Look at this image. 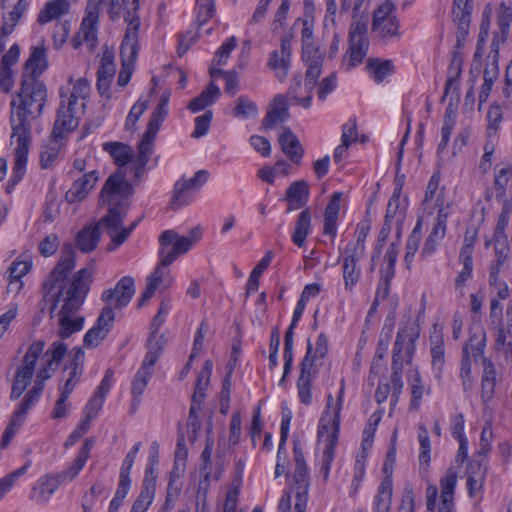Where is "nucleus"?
Returning a JSON list of instances; mask_svg holds the SVG:
<instances>
[{"mask_svg": "<svg viewBox=\"0 0 512 512\" xmlns=\"http://www.w3.org/2000/svg\"><path fill=\"white\" fill-rule=\"evenodd\" d=\"M486 340V332L482 326L471 328L469 339L463 346L462 355L473 357L475 362L479 359L483 360Z\"/></svg>", "mask_w": 512, "mask_h": 512, "instance_id": "nucleus-31", "label": "nucleus"}, {"mask_svg": "<svg viewBox=\"0 0 512 512\" xmlns=\"http://www.w3.org/2000/svg\"><path fill=\"white\" fill-rule=\"evenodd\" d=\"M512 177V166L504 164L495 168L494 186L499 196L506 195V188Z\"/></svg>", "mask_w": 512, "mask_h": 512, "instance_id": "nucleus-60", "label": "nucleus"}, {"mask_svg": "<svg viewBox=\"0 0 512 512\" xmlns=\"http://www.w3.org/2000/svg\"><path fill=\"white\" fill-rule=\"evenodd\" d=\"M70 10L71 3L69 0H50L39 10L37 23L45 25L53 21L60 22L59 20L67 16Z\"/></svg>", "mask_w": 512, "mask_h": 512, "instance_id": "nucleus-26", "label": "nucleus"}, {"mask_svg": "<svg viewBox=\"0 0 512 512\" xmlns=\"http://www.w3.org/2000/svg\"><path fill=\"white\" fill-rule=\"evenodd\" d=\"M311 220L312 214L310 208L303 209L298 215L292 234V242L299 248L305 245L306 238L311 232Z\"/></svg>", "mask_w": 512, "mask_h": 512, "instance_id": "nucleus-39", "label": "nucleus"}, {"mask_svg": "<svg viewBox=\"0 0 512 512\" xmlns=\"http://www.w3.org/2000/svg\"><path fill=\"white\" fill-rule=\"evenodd\" d=\"M512 22V8L507 6L504 2L500 4L497 24L498 31L494 33L492 43L490 45V52L487 55V64H497L499 61V44L504 43L507 39L510 24Z\"/></svg>", "mask_w": 512, "mask_h": 512, "instance_id": "nucleus-16", "label": "nucleus"}, {"mask_svg": "<svg viewBox=\"0 0 512 512\" xmlns=\"http://www.w3.org/2000/svg\"><path fill=\"white\" fill-rule=\"evenodd\" d=\"M62 137H54L51 134L48 142L42 147L40 161L43 168H49L57 159L62 148Z\"/></svg>", "mask_w": 512, "mask_h": 512, "instance_id": "nucleus-46", "label": "nucleus"}, {"mask_svg": "<svg viewBox=\"0 0 512 512\" xmlns=\"http://www.w3.org/2000/svg\"><path fill=\"white\" fill-rule=\"evenodd\" d=\"M289 116L287 97L277 94L269 104L267 114L262 120V126L267 129L273 128L278 123L286 121Z\"/></svg>", "mask_w": 512, "mask_h": 512, "instance_id": "nucleus-29", "label": "nucleus"}, {"mask_svg": "<svg viewBox=\"0 0 512 512\" xmlns=\"http://www.w3.org/2000/svg\"><path fill=\"white\" fill-rule=\"evenodd\" d=\"M430 344L432 371L435 378L440 380L445 364V347L442 330L438 328L437 325H434L433 331L431 332Z\"/></svg>", "mask_w": 512, "mask_h": 512, "instance_id": "nucleus-25", "label": "nucleus"}, {"mask_svg": "<svg viewBox=\"0 0 512 512\" xmlns=\"http://www.w3.org/2000/svg\"><path fill=\"white\" fill-rule=\"evenodd\" d=\"M318 439L320 442H324L320 472L323 475V479L327 481L329 478L332 462L335 458V448L338 444L339 433L327 432L325 435L318 434Z\"/></svg>", "mask_w": 512, "mask_h": 512, "instance_id": "nucleus-34", "label": "nucleus"}, {"mask_svg": "<svg viewBox=\"0 0 512 512\" xmlns=\"http://www.w3.org/2000/svg\"><path fill=\"white\" fill-rule=\"evenodd\" d=\"M493 13V8L490 3L486 4L483 13H482V21L480 25V32L477 42V48L474 53V61H480V56L482 54L483 46L485 44V41L489 35V29H490V23H491V17Z\"/></svg>", "mask_w": 512, "mask_h": 512, "instance_id": "nucleus-48", "label": "nucleus"}, {"mask_svg": "<svg viewBox=\"0 0 512 512\" xmlns=\"http://www.w3.org/2000/svg\"><path fill=\"white\" fill-rule=\"evenodd\" d=\"M105 231V228L100 225V221L95 226H87L82 229L77 236V244L84 252H90L98 244L100 238V231Z\"/></svg>", "mask_w": 512, "mask_h": 512, "instance_id": "nucleus-42", "label": "nucleus"}, {"mask_svg": "<svg viewBox=\"0 0 512 512\" xmlns=\"http://www.w3.org/2000/svg\"><path fill=\"white\" fill-rule=\"evenodd\" d=\"M140 447H141V443L138 442L127 453V455L121 465L118 485L127 487V488L131 487L130 472L133 467L135 458L140 450Z\"/></svg>", "mask_w": 512, "mask_h": 512, "instance_id": "nucleus-56", "label": "nucleus"}, {"mask_svg": "<svg viewBox=\"0 0 512 512\" xmlns=\"http://www.w3.org/2000/svg\"><path fill=\"white\" fill-rule=\"evenodd\" d=\"M115 75L114 66H100L98 70L97 89L102 97L105 98L104 106H106L111 98L110 84Z\"/></svg>", "mask_w": 512, "mask_h": 512, "instance_id": "nucleus-50", "label": "nucleus"}, {"mask_svg": "<svg viewBox=\"0 0 512 512\" xmlns=\"http://www.w3.org/2000/svg\"><path fill=\"white\" fill-rule=\"evenodd\" d=\"M504 326L495 337V349L506 363H512V299L507 305Z\"/></svg>", "mask_w": 512, "mask_h": 512, "instance_id": "nucleus-21", "label": "nucleus"}, {"mask_svg": "<svg viewBox=\"0 0 512 512\" xmlns=\"http://www.w3.org/2000/svg\"><path fill=\"white\" fill-rule=\"evenodd\" d=\"M320 75L321 66H309L306 71L305 83L303 86L301 85V78L294 76L292 84L287 91L290 101L305 109L310 108L312 102V91L314 90Z\"/></svg>", "mask_w": 512, "mask_h": 512, "instance_id": "nucleus-11", "label": "nucleus"}, {"mask_svg": "<svg viewBox=\"0 0 512 512\" xmlns=\"http://www.w3.org/2000/svg\"><path fill=\"white\" fill-rule=\"evenodd\" d=\"M115 320V312L109 307H103L94 326L84 336V345L88 348L97 347L110 332Z\"/></svg>", "mask_w": 512, "mask_h": 512, "instance_id": "nucleus-17", "label": "nucleus"}, {"mask_svg": "<svg viewBox=\"0 0 512 512\" xmlns=\"http://www.w3.org/2000/svg\"><path fill=\"white\" fill-rule=\"evenodd\" d=\"M162 342L163 341L161 339H152L148 343L147 353L140 369L137 371L134 377L131 387V393L136 405L139 403L140 398L153 374L154 364L162 353Z\"/></svg>", "mask_w": 512, "mask_h": 512, "instance_id": "nucleus-7", "label": "nucleus"}, {"mask_svg": "<svg viewBox=\"0 0 512 512\" xmlns=\"http://www.w3.org/2000/svg\"><path fill=\"white\" fill-rule=\"evenodd\" d=\"M212 368L213 362L211 360H206L203 369L200 371L197 377V383L194 390V402L198 396L204 398V390L209 386Z\"/></svg>", "mask_w": 512, "mask_h": 512, "instance_id": "nucleus-63", "label": "nucleus"}, {"mask_svg": "<svg viewBox=\"0 0 512 512\" xmlns=\"http://www.w3.org/2000/svg\"><path fill=\"white\" fill-rule=\"evenodd\" d=\"M363 256L364 255H356L348 250H344L343 280L344 288L349 292L354 289L360 279L361 269L358 266V262Z\"/></svg>", "mask_w": 512, "mask_h": 512, "instance_id": "nucleus-32", "label": "nucleus"}, {"mask_svg": "<svg viewBox=\"0 0 512 512\" xmlns=\"http://www.w3.org/2000/svg\"><path fill=\"white\" fill-rule=\"evenodd\" d=\"M140 21L138 18H132L120 47L121 64H133L137 60L138 54V29Z\"/></svg>", "mask_w": 512, "mask_h": 512, "instance_id": "nucleus-22", "label": "nucleus"}, {"mask_svg": "<svg viewBox=\"0 0 512 512\" xmlns=\"http://www.w3.org/2000/svg\"><path fill=\"white\" fill-rule=\"evenodd\" d=\"M112 372L107 371L98 388L86 404L84 416L94 420L102 409L107 393L112 386Z\"/></svg>", "mask_w": 512, "mask_h": 512, "instance_id": "nucleus-28", "label": "nucleus"}, {"mask_svg": "<svg viewBox=\"0 0 512 512\" xmlns=\"http://www.w3.org/2000/svg\"><path fill=\"white\" fill-rule=\"evenodd\" d=\"M103 149L107 151L114 162L119 166H125L132 162L133 151L131 147L120 142H106L103 144Z\"/></svg>", "mask_w": 512, "mask_h": 512, "instance_id": "nucleus-44", "label": "nucleus"}, {"mask_svg": "<svg viewBox=\"0 0 512 512\" xmlns=\"http://www.w3.org/2000/svg\"><path fill=\"white\" fill-rule=\"evenodd\" d=\"M371 229L369 221H362L356 227V241L350 242L346 245L344 250H348L356 255H364L365 241Z\"/></svg>", "mask_w": 512, "mask_h": 512, "instance_id": "nucleus-53", "label": "nucleus"}, {"mask_svg": "<svg viewBox=\"0 0 512 512\" xmlns=\"http://www.w3.org/2000/svg\"><path fill=\"white\" fill-rule=\"evenodd\" d=\"M273 252L267 251L265 256L259 261V263L252 270L248 282L246 292L247 294L256 292L259 288V278L261 274L269 267L273 259Z\"/></svg>", "mask_w": 512, "mask_h": 512, "instance_id": "nucleus-51", "label": "nucleus"}, {"mask_svg": "<svg viewBox=\"0 0 512 512\" xmlns=\"http://www.w3.org/2000/svg\"><path fill=\"white\" fill-rule=\"evenodd\" d=\"M209 74L213 81L221 78L225 81V92L230 95H234L238 87V75L235 70L224 71L216 67L209 69Z\"/></svg>", "mask_w": 512, "mask_h": 512, "instance_id": "nucleus-57", "label": "nucleus"}, {"mask_svg": "<svg viewBox=\"0 0 512 512\" xmlns=\"http://www.w3.org/2000/svg\"><path fill=\"white\" fill-rule=\"evenodd\" d=\"M278 141L286 156L295 164H299L304 155V148L294 132L288 127H283Z\"/></svg>", "mask_w": 512, "mask_h": 512, "instance_id": "nucleus-33", "label": "nucleus"}, {"mask_svg": "<svg viewBox=\"0 0 512 512\" xmlns=\"http://www.w3.org/2000/svg\"><path fill=\"white\" fill-rule=\"evenodd\" d=\"M503 119L502 108L498 103L490 105L487 112V136L492 137L497 134Z\"/></svg>", "mask_w": 512, "mask_h": 512, "instance_id": "nucleus-62", "label": "nucleus"}, {"mask_svg": "<svg viewBox=\"0 0 512 512\" xmlns=\"http://www.w3.org/2000/svg\"><path fill=\"white\" fill-rule=\"evenodd\" d=\"M154 485L146 476L144 488L132 505L130 512H146L154 499Z\"/></svg>", "mask_w": 512, "mask_h": 512, "instance_id": "nucleus-54", "label": "nucleus"}, {"mask_svg": "<svg viewBox=\"0 0 512 512\" xmlns=\"http://www.w3.org/2000/svg\"><path fill=\"white\" fill-rule=\"evenodd\" d=\"M172 282L173 279L169 267L158 262L154 271L146 278V287L139 299V306H143L157 292L167 290L172 285Z\"/></svg>", "mask_w": 512, "mask_h": 512, "instance_id": "nucleus-15", "label": "nucleus"}, {"mask_svg": "<svg viewBox=\"0 0 512 512\" xmlns=\"http://www.w3.org/2000/svg\"><path fill=\"white\" fill-rule=\"evenodd\" d=\"M132 194V186L119 172L110 175L102 188L100 198L108 207V213L100 220V225L105 228L106 234L110 237L111 241L107 246L110 252L121 246L137 225V222H134L129 226H123V218Z\"/></svg>", "mask_w": 512, "mask_h": 512, "instance_id": "nucleus-3", "label": "nucleus"}, {"mask_svg": "<svg viewBox=\"0 0 512 512\" xmlns=\"http://www.w3.org/2000/svg\"><path fill=\"white\" fill-rule=\"evenodd\" d=\"M75 267V251L65 245L60 259L43 284L44 297L51 304L52 317L57 321V334L65 339L80 331L84 318L78 315L95 274L91 264L80 269L72 278L67 274Z\"/></svg>", "mask_w": 512, "mask_h": 512, "instance_id": "nucleus-1", "label": "nucleus"}, {"mask_svg": "<svg viewBox=\"0 0 512 512\" xmlns=\"http://www.w3.org/2000/svg\"><path fill=\"white\" fill-rule=\"evenodd\" d=\"M41 392L42 390L39 388V386L33 385V387L25 395L19 408L14 411L8 426L13 427L18 431L20 426L23 424L28 411L36 403Z\"/></svg>", "mask_w": 512, "mask_h": 512, "instance_id": "nucleus-37", "label": "nucleus"}, {"mask_svg": "<svg viewBox=\"0 0 512 512\" xmlns=\"http://www.w3.org/2000/svg\"><path fill=\"white\" fill-rule=\"evenodd\" d=\"M310 187L306 180L292 182L286 190L285 201L288 203L287 212L305 207L309 200Z\"/></svg>", "mask_w": 512, "mask_h": 512, "instance_id": "nucleus-27", "label": "nucleus"}, {"mask_svg": "<svg viewBox=\"0 0 512 512\" xmlns=\"http://www.w3.org/2000/svg\"><path fill=\"white\" fill-rule=\"evenodd\" d=\"M395 11L396 7L390 0H386L374 10L372 31L384 41L400 36L399 20Z\"/></svg>", "mask_w": 512, "mask_h": 512, "instance_id": "nucleus-8", "label": "nucleus"}, {"mask_svg": "<svg viewBox=\"0 0 512 512\" xmlns=\"http://www.w3.org/2000/svg\"><path fill=\"white\" fill-rule=\"evenodd\" d=\"M45 342L43 340L33 341L23 358L22 363L16 368L11 398H19L24 391L31 384L33 376L36 377L37 369L39 367V357L44 352Z\"/></svg>", "mask_w": 512, "mask_h": 512, "instance_id": "nucleus-5", "label": "nucleus"}, {"mask_svg": "<svg viewBox=\"0 0 512 512\" xmlns=\"http://www.w3.org/2000/svg\"><path fill=\"white\" fill-rule=\"evenodd\" d=\"M191 188L192 178H182L175 183L170 203L173 209H179L189 203Z\"/></svg>", "mask_w": 512, "mask_h": 512, "instance_id": "nucleus-45", "label": "nucleus"}, {"mask_svg": "<svg viewBox=\"0 0 512 512\" xmlns=\"http://www.w3.org/2000/svg\"><path fill=\"white\" fill-rule=\"evenodd\" d=\"M60 484L59 477L47 474L38 479L32 487L30 498L38 504H45L50 500Z\"/></svg>", "mask_w": 512, "mask_h": 512, "instance_id": "nucleus-30", "label": "nucleus"}, {"mask_svg": "<svg viewBox=\"0 0 512 512\" xmlns=\"http://www.w3.org/2000/svg\"><path fill=\"white\" fill-rule=\"evenodd\" d=\"M170 91H164L158 101L157 107L153 111L147 125V129L139 143V156L135 162V176L139 175V170L147 163L149 156L152 154V147L156 134L168 114V104L170 99Z\"/></svg>", "mask_w": 512, "mask_h": 512, "instance_id": "nucleus-4", "label": "nucleus"}, {"mask_svg": "<svg viewBox=\"0 0 512 512\" xmlns=\"http://www.w3.org/2000/svg\"><path fill=\"white\" fill-rule=\"evenodd\" d=\"M135 293L134 279L130 276L122 277L114 288L107 289L102 293L104 307H109L114 312L126 306Z\"/></svg>", "mask_w": 512, "mask_h": 512, "instance_id": "nucleus-14", "label": "nucleus"}, {"mask_svg": "<svg viewBox=\"0 0 512 512\" xmlns=\"http://www.w3.org/2000/svg\"><path fill=\"white\" fill-rule=\"evenodd\" d=\"M45 66H24L21 88L11 101V145L14 146L13 178L22 179L30 143V121L39 117L47 101V87L39 80Z\"/></svg>", "mask_w": 512, "mask_h": 512, "instance_id": "nucleus-2", "label": "nucleus"}, {"mask_svg": "<svg viewBox=\"0 0 512 512\" xmlns=\"http://www.w3.org/2000/svg\"><path fill=\"white\" fill-rule=\"evenodd\" d=\"M313 351L312 343L310 339L307 341V351L300 364L301 372L297 380L298 396L302 404L308 406L312 403V367L313 360L311 359V353Z\"/></svg>", "mask_w": 512, "mask_h": 512, "instance_id": "nucleus-18", "label": "nucleus"}, {"mask_svg": "<svg viewBox=\"0 0 512 512\" xmlns=\"http://www.w3.org/2000/svg\"><path fill=\"white\" fill-rule=\"evenodd\" d=\"M159 241V262L167 267H169L179 255L186 253L191 244L189 238L180 236L171 230L163 232Z\"/></svg>", "mask_w": 512, "mask_h": 512, "instance_id": "nucleus-12", "label": "nucleus"}, {"mask_svg": "<svg viewBox=\"0 0 512 512\" xmlns=\"http://www.w3.org/2000/svg\"><path fill=\"white\" fill-rule=\"evenodd\" d=\"M102 2L103 0H87L85 15L82 19L79 33L71 41L74 49H78L81 45V38L89 48L95 45Z\"/></svg>", "mask_w": 512, "mask_h": 512, "instance_id": "nucleus-10", "label": "nucleus"}, {"mask_svg": "<svg viewBox=\"0 0 512 512\" xmlns=\"http://www.w3.org/2000/svg\"><path fill=\"white\" fill-rule=\"evenodd\" d=\"M154 485L146 476L144 488L132 505L130 512H146L154 499Z\"/></svg>", "mask_w": 512, "mask_h": 512, "instance_id": "nucleus-55", "label": "nucleus"}, {"mask_svg": "<svg viewBox=\"0 0 512 512\" xmlns=\"http://www.w3.org/2000/svg\"><path fill=\"white\" fill-rule=\"evenodd\" d=\"M367 25L361 21H355L350 26L349 31V58L352 64L362 62L368 48V39L366 37Z\"/></svg>", "mask_w": 512, "mask_h": 512, "instance_id": "nucleus-19", "label": "nucleus"}, {"mask_svg": "<svg viewBox=\"0 0 512 512\" xmlns=\"http://www.w3.org/2000/svg\"><path fill=\"white\" fill-rule=\"evenodd\" d=\"M344 397V381H341V388L339 390L337 401L333 408V417L331 419L321 417L318 424V434L325 435L327 432L340 433V413L342 410Z\"/></svg>", "mask_w": 512, "mask_h": 512, "instance_id": "nucleus-36", "label": "nucleus"}, {"mask_svg": "<svg viewBox=\"0 0 512 512\" xmlns=\"http://www.w3.org/2000/svg\"><path fill=\"white\" fill-rule=\"evenodd\" d=\"M491 450V444L486 443L483 444V448L480 449L473 459L470 461L467 469V474L476 475V473H483V476L486 477L487 473V457Z\"/></svg>", "mask_w": 512, "mask_h": 512, "instance_id": "nucleus-58", "label": "nucleus"}, {"mask_svg": "<svg viewBox=\"0 0 512 512\" xmlns=\"http://www.w3.org/2000/svg\"><path fill=\"white\" fill-rule=\"evenodd\" d=\"M422 236V221L418 220L412 232L410 233L407 243L404 261L408 269L412 264L413 258L419 249V244Z\"/></svg>", "mask_w": 512, "mask_h": 512, "instance_id": "nucleus-52", "label": "nucleus"}, {"mask_svg": "<svg viewBox=\"0 0 512 512\" xmlns=\"http://www.w3.org/2000/svg\"><path fill=\"white\" fill-rule=\"evenodd\" d=\"M295 507L294 512H305L310 487L309 471L306 464L295 465L294 472Z\"/></svg>", "mask_w": 512, "mask_h": 512, "instance_id": "nucleus-20", "label": "nucleus"}, {"mask_svg": "<svg viewBox=\"0 0 512 512\" xmlns=\"http://www.w3.org/2000/svg\"><path fill=\"white\" fill-rule=\"evenodd\" d=\"M148 107V100L140 98L131 108L125 122V130L129 132L135 131V126L141 115Z\"/></svg>", "mask_w": 512, "mask_h": 512, "instance_id": "nucleus-64", "label": "nucleus"}, {"mask_svg": "<svg viewBox=\"0 0 512 512\" xmlns=\"http://www.w3.org/2000/svg\"><path fill=\"white\" fill-rule=\"evenodd\" d=\"M472 8V0L453 1V20L458 26V31L451 64H461L463 62L461 48L469 33Z\"/></svg>", "mask_w": 512, "mask_h": 512, "instance_id": "nucleus-9", "label": "nucleus"}, {"mask_svg": "<svg viewBox=\"0 0 512 512\" xmlns=\"http://www.w3.org/2000/svg\"><path fill=\"white\" fill-rule=\"evenodd\" d=\"M78 125L74 101L68 100L67 104L62 103L57 114L53 128L54 137L64 138Z\"/></svg>", "mask_w": 512, "mask_h": 512, "instance_id": "nucleus-23", "label": "nucleus"}, {"mask_svg": "<svg viewBox=\"0 0 512 512\" xmlns=\"http://www.w3.org/2000/svg\"><path fill=\"white\" fill-rule=\"evenodd\" d=\"M292 33H287L282 39L279 50H274L270 54L267 64H289L292 56Z\"/></svg>", "mask_w": 512, "mask_h": 512, "instance_id": "nucleus-49", "label": "nucleus"}, {"mask_svg": "<svg viewBox=\"0 0 512 512\" xmlns=\"http://www.w3.org/2000/svg\"><path fill=\"white\" fill-rule=\"evenodd\" d=\"M459 260L462 264V269L455 277L454 286L455 290L463 296L464 288L473 276V257L469 256V250L466 249L462 255H459Z\"/></svg>", "mask_w": 512, "mask_h": 512, "instance_id": "nucleus-43", "label": "nucleus"}, {"mask_svg": "<svg viewBox=\"0 0 512 512\" xmlns=\"http://www.w3.org/2000/svg\"><path fill=\"white\" fill-rule=\"evenodd\" d=\"M168 311H169L168 304L165 303V302H162L160 307H159V309H158L157 314L155 315V317L152 320V323H151V333H150V337H149V339L147 341V344L152 339H155V340L156 339H161L163 341L162 342V349L166 345L167 340L165 339V336L163 334L158 335V332L160 330V327L162 326V324L165 321V318H166V316L168 314Z\"/></svg>", "mask_w": 512, "mask_h": 512, "instance_id": "nucleus-59", "label": "nucleus"}, {"mask_svg": "<svg viewBox=\"0 0 512 512\" xmlns=\"http://www.w3.org/2000/svg\"><path fill=\"white\" fill-rule=\"evenodd\" d=\"M29 3L30 0H18L8 15L3 17L1 31H3L4 34H11L13 32L17 23L27 10Z\"/></svg>", "mask_w": 512, "mask_h": 512, "instance_id": "nucleus-47", "label": "nucleus"}, {"mask_svg": "<svg viewBox=\"0 0 512 512\" xmlns=\"http://www.w3.org/2000/svg\"><path fill=\"white\" fill-rule=\"evenodd\" d=\"M420 336L419 325L408 319L401 322L396 334L393 350L391 367H401L412 363L416 342Z\"/></svg>", "mask_w": 512, "mask_h": 512, "instance_id": "nucleus-6", "label": "nucleus"}, {"mask_svg": "<svg viewBox=\"0 0 512 512\" xmlns=\"http://www.w3.org/2000/svg\"><path fill=\"white\" fill-rule=\"evenodd\" d=\"M99 179L96 170L85 173L76 179L71 188L66 192L65 198L69 203H77L84 200L95 187Z\"/></svg>", "mask_w": 512, "mask_h": 512, "instance_id": "nucleus-24", "label": "nucleus"}, {"mask_svg": "<svg viewBox=\"0 0 512 512\" xmlns=\"http://www.w3.org/2000/svg\"><path fill=\"white\" fill-rule=\"evenodd\" d=\"M66 352V345L56 341L44 354L42 353L39 357V367L36 373V380H34V386H39L43 390L44 382L51 377Z\"/></svg>", "mask_w": 512, "mask_h": 512, "instance_id": "nucleus-13", "label": "nucleus"}, {"mask_svg": "<svg viewBox=\"0 0 512 512\" xmlns=\"http://www.w3.org/2000/svg\"><path fill=\"white\" fill-rule=\"evenodd\" d=\"M221 96V90L213 79L203 89V91L194 97V113L207 110L213 106Z\"/></svg>", "mask_w": 512, "mask_h": 512, "instance_id": "nucleus-40", "label": "nucleus"}, {"mask_svg": "<svg viewBox=\"0 0 512 512\" xmlns=\"http://www.w3.org/2000/svg\"><path fill=\"white\" fill-rule=\"evenodd\" d=\"M393 484L390 477H384L374 497L373 512H389L391 508Z\"/></svg>", "mask_w": 512, "mask_h": 512, "instance_id": "nucleus-41", "label": "nucleus"}, {"mask_svg": "<svg viewBox=\"0 0 512 512\" xmlns=\"http://www.w3.org/2000/svg\"><path fill=\"white\" fill-rule=\"evenodd\" d=\"M258 113L257 105L247 97L241 96L235 102L233 116L235 118L247 119L255 117Z\"/></svg>", "mask_w": 512, "mask_h": 512, "instance_id": "nucleus-61", "label": "nucleus"}, {"mask_svg": "<svg viewBox=\"0 0 512 512\" xmlns=\"http://www.w3.org/2000/svg\"><path fill=\"white\" fill-rule=\"evenodd\" d=\"M456 482L457 475L451 470L441 479V503L438 512H455L454 489Z\"/></svg>", "mask_w": 512, "mask_h": 512, "instance_id": "nucleus-35", "label": "nucleus"}, {"mask_svg": "<svg viewBox=\"0 0 512 512\" xmlns=\"http://www.w3.org/2000/svg\"><path fill=\"white\" fill-rule=\"evenodd\" d=\"M407 379L411 389L410 408L417 410L423 400L424 392L426 391L427 394H430L431 389L429 387L425 389L420 371L417 367L410 368L407 371Z\"/></svg>", "mask_w": 512, "mask_h": 512, "instance_id": "nucleus-38", "label": "nucleus"}]
</instances>
